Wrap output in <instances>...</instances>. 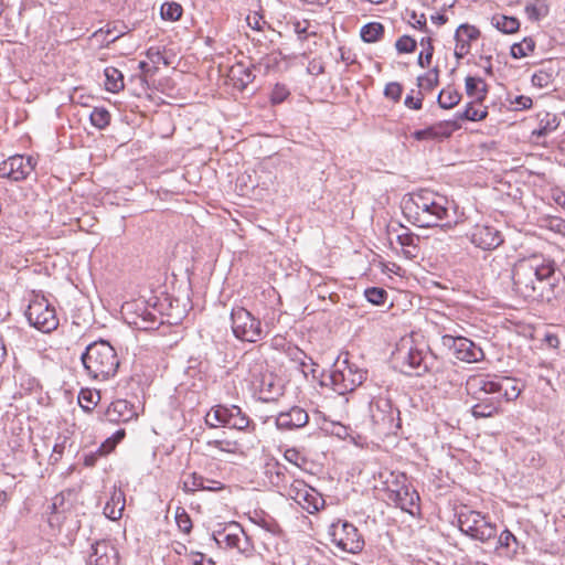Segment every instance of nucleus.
<instances>
[{"instance_id": "4468645a", "label": "nucleus", "mask_w": 565, "mask_h": 565, "mask_svg": "<svg viewBox=\"0 0 565 565\" xmlns=\"http://www.w3.org/2000/svg\"><path fill=\"white\" fill-rule=\"evenodd\" d=\"M35 168L32 157L12 156L0 163V178L19 182L25 180Z\"/></svg>"}, {"instance_id": "5fc2aeb1", "label": "nucleus", "mask_w": 565, "mask_h": 565, "mask_svg": "<svg viewBox=\"0 0 565 565\" xmlns=\"http://www.w3.org/2000/svg\"><path fill=\"white\" fill-rule=\"evenodd\" d=\"M403 93V87L397 82L387 83L384 88V95L386 98H390L394 102H398L401 99Z\"/></svg>"}, {"instance_id": "603ef678", "label": "nucleus", "mask_w": 565, "mask_h": 565, "mask_svg": "<svg viewBox=\"0 0 565 565\" xmlns=\"http://www.w3.org/2000/svg\"><path fill=\"white\" fill-rule=\"evenodd\" d=\"M395 47L398 53H412L416 49V41L408 35H403L396 41Z\"/></svg>"}, {"instance_id": "052dcab7", "label": "nucleus", "mask_w": 565, "mask_h": 565, "mask_svg": "<svg viewBox=\"0 0 565 565\" xmlns=\"http://www.w3.org/2000/svg\"><path fill=\"white\" fill-rule=\"evenodd\" d=\"M414 93V90H412ZM424 96L420 90L417 92V97H414L413 94H408L404 100V104L407 108L419 110L423 106Z\"/></svg>"}, {"instance_id": "c85d7f7f", "label": "nucleus", "mask_w": 565, "mask_h": 565, "mask_svg": "<svg viewBox=\"0 0 565 565\" xmlns=\"http://www.w3.org/2000/svg\"><path fill=\"white\" fill-rule=\"evenodd\" d=\"M231 78L235 85L245 88L255 78L252 67L245 66L243 63H237L231 68Z\"/></svg>"}, {"instance_id": "774afa93", "label": "nucleus", "mask_w": 565, "mask_h": 565, "mask_svg": "<svg viewBox=\"0 0 565 565\" xmlns=\"http://www.w3.org/2000/svg\"><path fill=\"white\" fill-rule=\"evenodd\" d=\"M190 561L191 565H214L212 558L205 557L202 553H193Z\"/></svg>"}, {"instance_id": "a19ab883", "label": "nucleus", "mask_w": 565, "mask_h": 565, "mask_svg": "<svg viewBox=\"0 0 565 565\" xmlns=\"http://www.w3.org/2000/svg\"><path fill=\"white\" fill-rule=\"evenodd\" d=\"M100 399L99 393L90 390H82L78 394V404L85 412H90Z\"/></svg>"}, {"instance_id": "72a5a7b5", "label": "nucleus", "mask_w": 565, "mask_h": 565, "mask_svg": "<svg viewBox=\"0 0 565 565\" xmlns=\"http://www.w3.org/2000/svg\"><path fill=\"white\" fill-rule=\"evenodd\" d=\"M466 93L469 96L477 97V100H483L487 95V88L483 81L479 77L467 76L466 79Z\"/></svg>"}, {"instance_id": "7c9ffc66", "label": "nucleus", "mask_w": 565, "mask_h": 565, "mask_svg": "<svg viewBox=\"0 0 565 565\" xmlns=\"http://www.w3.org/2000/svg\"><path fill=\"white\" fill-rule=\"evenodd\" d=\"M491 24L504 34H513L520 29V21L514 17L494 14Z\"/></svg>"}, {"instance_id": "473e14b6", "label": "nucleus", "mask_w": 565, "mask_h": 565, "mask_svg": "<svg viewBox=\"0 0 565 565\" xmlns=\"http://www.w3.org/2000/svg\"><path fill=\"white\" fill-rule=\"evenodd\" d=\"M105 77V87L108 92L118 93L124 88V76L119 70L106 67Z\"/></svg>"}, {"instance_id": "cd10ccee", "label": "nucleus", "mask_w": 565, "mask_h": 565, "mask_svg": "<svg viewBox=\"0 0 565 565\" xmlns=\"http://www.w3.org/2000/svg\"><path fill=\"white\" fill-rule=\"evenodd\" d=\"M125 508V495L121 491H114L110 500L104 508V514L115 521L121 518Z\"/></svg>"}, {"instance_id": "5701e85b", "label": "nucleus", "mask_w": 565, "mask_h": 565, "mask_svg": "<svg viewBox=\"0 0 565 565\" xmlns=\"http://www.w3.org/2000/svg\"><path fill=\"white\" fill-rule=\"evenodd\" d=\"M242 536H244V530L236 522L213 532V539L221 548H234L238 545V541H242Z\"/></svg>"}, {"instance_id": "4c0bfd02", "label": "nucleus", "mask_w": 565, "mask_h": 565, "mask_svg": "<svg viewBox=\"0 0 565 565\" xmlns=\"http://www.w3.org/2000/svg\"><path fill=\"white\" fill-rule=\"evenodd\" d=\"M488 115L487 109L476 108L473 103H469L462 113H457L455 120L457 124L459 120L480 121Z\"/></svg>"}, {"instance_id": "b1692460", "label": "nucleus", "mask_w": 565, "mask_h": 565, "mask_svg": "<svg viewBox=\"0 0 565 565\" xmlns=\"http://www.w3.org/2000/svg\"><path fill=\"white\" fill-rule=\"evenodd\" d=\"M480 32L477 28L469 24H461L458 26L455 40V56L460 60L463 58L470 51V43L479 38Z\"/></svg>"}, {"instance_id": "864d4df0", "label": "nucleus", "mask_w": 565, "mask_h": 565, "mask_svg": "<svg viewBox=\"0 0 565 565\" xmlns=\"http://www.w3.org/2000/svg\"><path fill=\"white\" fill-rule=\"evenodd\" d=\"M146 56L153 64L154 67H159L161 63L168 65V61L159 47H149L146 52Z\"/></svg>"}, {"instance_id": "de8ad7c7", "label": "nucleus", "mask_w": 565, "mask_h": 565, "mask_svg": "<svg viewBox=\"0 0 565 565\" xmlns=\"http://www.w3.org/2000/svg\"><path fill=\"white\" fill-rule=\"evenodd\" d=\"M249 417L242 412L241 407L237 406L236 412L232 416V419L227 422V427L243 430L249 426Z\"/></svg>"}, {"instance_id": "1a4fd4ad", "label": "nucleus", "mask_w": 565, "mask_h": 565, "mask_svg": "<svg viewBox=\"0 0 565 565\" xmlns=\"http://www.w3.org/2000/svg\"><path fill=\"white\" fill-rule=\"evenodd\" d=\"M25 316L32 327L44 333H50L58 327L55 308L44 297L31 300Z\"/></svg>"}, {"instance_id": "49530a36", "label": "nucleus", "mask_w": 565, "mask_h": 565, "mask_svg": "<svg viewBox=\"0 0 565 565\" xmlns=\"http://www.w3.org/2000/svg\"><path fill=\"white\" fill-rule=\"evenodd\" d=\"M204 482H205V477H203L196 472H192V473L188 475V477L184 479L183 490L185 492H194V491L203 490Z\"/></svg>"}, {"instance_id": "c03bdc74", "label": "nucleus", "mask_w": 565, "mask_h": 565, "mask_svg": "<svg viewBox=\"0 0 565 565\" xmlns=\"http://www.w3.org/2000/svg\"><path fill=\"white\" fill-rule=\"evenodd\" d=\"M439 71L437 67L430 70L426 74L418 76L417 85L419 88L425 90H431L438 85Z\"/></svg>"}, {"instance_id": "7ed1b4c3", "label": "nucleus", "mask_w": 565, "mask_h": 565, "mask_svg": "<svg viewBox=\"0 0 565 565\" xmlns=\"http://www.w3.org/2000/svg\"><path fill=\"white\" fill-rule=\"evenodd\" d=\"M86 374L95 381L114 377L119 367V358L115 348L106 340L88 344L81 355Z\"/></svg>"}, {"instance_id": "ddd939ff", "label": "nucleus", "mask_w": 565, "mask_h": 565, "mask_svg": "<svg viewBox=\"0 0 565 565\" xmlns=\"http://www.w3.org/2000/svg\"><path fill=\"white\" fill-rule=\"evenodd\" d=\"M503 382L508 383L509 380H499L489 374H477L467 380L466 390L475 399H482V396L495 394L501 397Z\"/></svg>"}, {"instance_id": "a18cd8bd", "label": "nucleus", "mask_w": 565, "mask_h": 565, "mask_svg": "<svg viewBox=\"0 0 565 565\" xmlns=\"http://www.w3.org/2000/svg\"><path fill=\"white\" fill-rule=\"evenodd\" d=\"M366 300L373 305L381 306L387 300V291L380 287H370L364 291Z\"/></svg>"}, {"instance_id": "f257e3e1", "label": "nucleus", "mask_w": 565, "mask_h": 565, "mask_svg": "<svg viewBox=\"0 0 565 565\" xmlns=\"http://www.w3.org/2000/svg\"><path fill=\"white\" fill-rule=\"evenodd\" d=\"M555 262L543 254L520 258L512 268L513 289L524 299L550 302L555 297Z\"/></svg>"}, {"instance_id": "393cba45", "label": "nucleus", "mask_w": 565, "mask_h": 565, "mask_svg": "<svg viewBox=\"0 0 565 565\" xmlns=\"http://www.w3.org/2000/svg\"><path fill=\"white\" fill-rule=\"evenodd\" d=\"M236 405H216L212 407L205 415L206 425L212 428L227 426V422L232 419V416L236 412Z\"/></svg>"}, {"instance_id": "58836bf2", "label": "nucleus", "mask_w": 565, "mask_h": 565, "mask_svg": "<svg viewBox=\"0 0 565 565\" xmlns=\"http://www.w3.org/2000/svg\"><path fill=\"white\" fill-rule=\"evenodd\" d=\"M535 49V41L526 36L521 42L511 46L510 53L513 58H522L531 54Z\"/></svg>"}, {"instance_id": "6e6d98bb", "label": "nucleus", "mask_w": 565, "mask_h": 565, "mask_svg": "<svg viewBox=\"0 0 565 565\" xmlns=\"http://www.w3.org/2000/svg\"><path fill=\"white\" fill-rule=\"evenodd\" d=\"M66 441H67L66 437H61L60 436L56 439V443L54 444L52 454L50 456V462L51 463H56L62 458V456L64 454Z\"/></svg>"}, {"instance_id": "e433bc0d", "label": "nucleus", "mask_w": 565, "mask_h": 565, "mask_svg": "<svg viewBox=\"0 0 565 565\" xmlns=\"http://www.w3.org/2000/svg\"><path fill=\"white\" fill-rule=\"evenodd\" d=\"M524 10L531 21H540L548 14V6L543 0L527 3Z\"/></svg>"}, {"instance_id": "f03ea898", "label": "nucleus", "mask_w": 565, "mask_h": 565, "mask_svg": "<svg viewBox=\"0 0 565 565\" xmlns=\"http://www.w3.org/2000/svg\"><path fill=\"white\" fill-rule=\"evenodd\" d=\"M448 199L428 189L407 194L402 202L405 217L418 227L439 225L448 216Z\"/></svg>"}, {"instance_id": "4d7b16f0", "label": "nucleus", "mask_w": 565, "mask_h": 565, "mask_svg": "<svg viewBox=\"0 0 565 565\" xmlns=\"http://www.w3.org/2000/svg\"><path fill=\"white\" fill-rule=\"evenodd\" d=\"M246 21L248 26L256 31H263L265 26H269L268 23L264 20L263 15L257 12L247 15Z\"/></svg>"}, {"instance_id": "0eeeda50", "label": "nucleus", "mask_w": 565, "mask_h": 565, "mask_svg": "<svg viewBox=\"0 0 565 565\" xmlns=\"http://www.w3.org/2000/svg\"><path fill=\"white\" fill-rule=\"evenodd\" d=\"M458 522L460 531L475 540L488 542L497 535V525L478 511H461L458 514Z\"/></svg>"}, {"instance_id": "338daca9", "label": "nucleus", "mask_w": 565, "mask_h": 565, "mask_svg": "<svg viewBox=\"0 0 565 565\" xmlns=\"http://www.w3.org/2000/svg\"><path fill=\"white\" fill-rule=\"evenodd\" d=\"M550 76L545 72H537L532 76V84L537 87H545L548 85Z\"/></svg>"}, {"instance_id": "c9c22d12", "label": "nucleus", "mask_w": 565, "mask_h": 565, "mask_svg": "<svg viewBox=\"0 0 565 565\" xmlns=\"http://www.w3.org/2000/svg\"><path fill=\"white\" fill-rule=\"evenodd\" d=\"M461 100V95L454 88L447 87L440 90L437 103L443 109L454 108Z\"/></svg>"}, {"instance_id": "39448f33", "label": "nucleus", "mask_w": 565, "mask_h": 565, "mask_svg": "<svg viewBox=\"0 0 565 565\" xmlns=\"http://www.w3.org/2000/svg\"><path fill=\"white\" fill-rule=\"evenodd\" d=\"M329 379L333 391L340 395H344L354 391L363 383L366 379V371L351 363L348 359L342 361L338 359Z\"/></svg>"}, {"instance_id": "8fccbe9b", "label": "nucleus", "mask_w": 565, "mask_h": 565, "mask_svg": "<svg viewBox=\"0 0 565 565\" xmlns=\"http://www.w3.org/2000/svg\"><path fill=\"white\" fill-rule=\"evenodd\" d=\"M126 435L125 429H118L111 437L107 438L102 446L99 447L98 451L100 454H108L110 452L118 443H120Z\"/></svg>"}, {"instance_id": "412c9836", "label": "nucleus", "mask_w": 565, "mask_h": 565, "mask_svg": "<svg viewBox=\"0 0 565 565\" xmlns=\"http://www.w3.org/2000/svg\"><path fill=\"white\" fill-rule=\"evenodd\" d=\"M136 417L134 406L126 399L114 401L105 411L103 420L107 423H127Z\"/></svg>"}, {"instance_id": "37998d69", "label": "nucleus", "mask_w": 565, "mask_h": 565, "mask_svg": "<svg viewBox=\"0 0 565 565\" xmlns=\"http://www.w3.org/2000/svg\"><path fill=\"white\" fill-rule=\"evenodd\" d=\"M183 12L182 7L177 2H164L161 6V18L163 20L177 21L181 18Z\"/></svg>"}, {"instance_id": "680f3d73", "label": "nucleus", "mask_w": 565, "mask_h": 565, "mask_svg": "<svg viewBox=\"0 0 565 565\" xmlns=\"http://www.w3.org/2000/svg\"><path fill=\"white\" fill-rule=\"evenodd\" d=\"M397 241L403 247L417 249V242L419 241V237L413 233H405L398 235Z\"/></svg>"}, {"instance_id": "4be33fe9", "label": "nucleus", "mask_w": 565, "mask_h": 565, "mask_svg": "<svg viewBox=\"0 0 565 565\" xmlns=\"http://www.w3.org/2000/svg\"><path fill=\"white\" fill-rule=\"evenodd\" d=\"M387 499L394 503L395 507L402 511L415 515L419 511V494L414 487H408L405 490L398 491L387 497Z\"/></svg>"}, {"instance_id": "20e7f679", "label": "nucleus", "mask_w": 565, "mask_h": 565, "mask_svg": "<svg viewBox=\"0 0 565 565\" xmlns=\"http://www.w3.org/2000/svg\"><path fill=\"white\" fill-rule=\"evenodd\" d=\"M373 429L379 435L394 434L401 427L399 411L384 396L374 397L369 405Z\"/></svg>"}, {"instance_id": "6ab92c4d", "label": "nucleus", "mask_w": 565, "mask_h": 565, "mask_svg": "<svg viewBox=\"0 0 565 565\" xmlns=\"http://www.w3.org/2000/svg\"><path fill=\"white\" fill-rule=\"evenodd\" d=\"M258 398L263 402L276 401L282 394V386L273 373L262 374L255 381Z\"/></svg>"}, {"instance_id": "ea45409f", "label": "nucleus", "mask_w": 565, "mask_h": 565, "mask_svg": "<svg viewBox=\"0 0 565 565\" xmlns=\"http://www.w3.org/2000/svg\"><path fill=\"white\" fill-rule=\"evenodd\" d=\"M110 113L104 107H95L90 115V124L97 129H105L110 122Z\"/></svg>"}, {"instance_id": "69168bd1", "label": "nucleus", "mask_w": 565, "mask_h": 565, "mask_svg": "<svg viewBox=\"0 0 565 565\" xmlns=\"http://www.w3.org/2000/svg\"><path fill=\"white\" fill-rule=\"evenodd\" d=\"M234 548H237L241 554L246 556H249L253 553V546L249 542V537L245 533L244 536H242V541H238V545H235Z\"/></svg>"}, {"instance_id": "79ce46f5", "label": "nucleus", "mask_w": 565, "mask_h": 565, "mask_svg": "<svg viewBox=\"0 0 565 565\" xmlns=\"http://www.w3.org/2000/svg\"><path fill=\"white\" fill-rule=\"evenodd\" d=\"M207 447L211 449H216L222 452L227 454H237L239 452V445L234 440L228 439H214L207 441Z\"/></svg>"}, {"instance_id": "09e8293b", "label": "nucleus", "mask_w": 565, "mask_h": 565, "mask_svg": "<svg viewBox=\"0 0 565 565\" xmlns=\"http://www.w3.org/2000/svg\"><path fill=\"white\" fill-rule=\"evenodd\" d=\"M498 543L500 547H504L513 553H516V548L519 546L518 539L513 533H511L509 530H504L499 539Z\"/></svg>"}, {"instance_id": "423d86ee", "label": "nucleus", "mask_w": 565, "mask_h": 565, "mask_svg": "<svg viewBox=\"0 0 565 565\" xmlns=\"http://www.w3.org/2000/svg\"><path fill=\"white\" fill-rule=\"evenodd\" d=\"M231 328L234 337L241 341L255 343L265 337L260 320L243 307L232 309Z\"/></svg>"}, {"instance_id": "2f4dec72", "label": "nucleus", "mask_w": 565, "mask_h": 565, "mask_svg": "<svg viewBox=\"0 0 565 565\" xmlns=\"http://www.w3.org/2000/svg\"><path fill=\"white\" fill-rule=\"evenodd\" d=\"M385 486L386 495L390 497L391 494L412 487V483L408 481V478L405 473L391 472L390 477L385 480Z\"/></svg>"}, {"instance_id": "a211bd4d", "label": "nucleus", "mask_w": 565, "mask_h": 565, "mask_svg": "<svg viewBox=\"0 0 565 565\" xmlns=\"http://www.w3.org/2000/svg\"><path fill=\"white\" fill-rule=\"evenodd\" d=\"M460 126L456 121L444 120L436 122L425 129L416 130L412 137L418 141L423 140H443L451 136Z\"/></svg>"}, {"instance_id": "a878e982", "label": "nucleus", "mask_w": 565, "mask_h": 565, "mask_svg": "<svg viewBox=\"0 0 565 565\" xmlns=\"http://www.w3.org/2000/svg\"><path fill=\"white\" fill-rule=\"evenodd\" d=\"M471 407L475 418H488L499 413L501 398L499 396H482V399Z\"/></svg>"}, {"instance_id": "f704fd0d", "label": "nucleus", "mask_w": 565, "mask_h": 565, "mask_svg": "<svg viewBox=\"0 0 565 565\" xmlns=\"http://www.w3.org/2000/svg\"><path fill=\"white\" fill-rule=\"evenodd\" d=\"M384 33V26L380 22H370L361 28V39L366 43L379 41Z\"/></svg>"}, {"instance_id": "0e129e2a", "label": "nucleus", "mask_w": 565, "mask_h": 565, "mask_svg": "<svg viewBox=\"0 0 565 565\" xmlns=\"http://www.w3.org/2000/svg\"><path fill=\"white\" fill-rule=\"evenodd\" d=\"M284 457L290 463H294L297 467H301L305 463V458L300 455V452L295 448L286 449Z\"/></svg>"}, {"instance_id": "dca6fc26", "label": "nucleus", "mask_w": 565, "mask_h": 565, "mask_svg": "<svg viewBox=\"0 0 565 565\" xmlns=\"http://www.w3.org/2000/svg\"><path fill=\"white\" fill-rule=\"evenodd\" d=\"M468 237L476 247L483 250L495 249L504 242L502 233L487 224L475 225Z\"/></svg>"}, {"instance_id": "2eb2a0df", "label": "nucleus", "mask_w": 565, "mask_h": 565, "mask_svg": "<svg viewBox=\"0 0 565 565\" xmlns=\"http://www.w3.org/2000/svg\"><path fill=\"white\" fill-rule=\"evenodd\" d=\"M444 345L454 350L455 356L463 362L472 363L483 359V351L480 347L465 337H443Z\"/></svg>"}, {"instance_id": "bb28decb", "label": "nucleus", "mask_w": 565, "mask_h": 565, "mask_svg": "<svg viewBox=\"0 0 565 565\" xmlns=\"http://www.w3.org/2000/svg\"><path fill=\"white\" fill-rule=\"evenodd\" d=\"M67 495H71V492H67ZM50 509H51V514L49 516V524L51 526H58L62 522L61 515L70 509V505H66V493L61 492V493L56 494L52 499Z\"/></svg>"}, {"instance_id": "6e6552de", "label": "nucleus", "mask_w": 565, "mask_h": 565, "mask_svg": "<svg viewBox=\"0 0 565 565\" xmlns=\"http://www.w3.org/2000/svg\"><path fill=\"white\" fill-rule=\"evenodd\" d=\"M329 534L332 543L343 552L355 554L364 547L363 536L358 527L348 521L333 522L330 525Z\"/></svg>"}, {"instance_id": "c756f323", "label": "nucleus", "mask_w": 565, "mask_h": 565, "mask_svg": "<svg viewBox=\"0 0 565 565\" xmlns=\"http://www.w3.org/2000/svg\"><path fill=\"white\" fill-rule=\"evenodd\" d=\"M539 127L532 131V136L536 138L545 137L557 129L559 121L556 115L544 113L543 115H539Z\"/></svg>"}, {"instance_id": "f8f14e48", "label": "nucleus", "mask_w": 565, "mask_h": 565, "mask_svg": "<svg viewBox=\"0 0 565 565\" xmlns=\"http://www.w3.org/2000/svg\"><path fill=\"white\" fill-rule=\"evenodd\" d=\"M402 359V371L415 376H422L429 372L436 363V358L431 352L414 347H411Z\"/></svg>"}, {"instance_id": "f3484780", "label": "nucleus", "mask_w": 565, "mask_h": 565, "mask_svg": "<svg viewBox=\"0 0 565 565\" xmlns=\"http://www.w3.org/2000/svg\"><path fill=\"white\" fill-rule=\"evenodd\" d=\"M119 553L109 541H97L92 545L87 565H118Z\"/></svg>"}, {"instance_id": "9d476101", "label": "nucleus", "mask_w": 565, "mask_h": 565, "mask_svg": "<svg viewBox=\"0 0 565 565\" xmlns=\"http://www.w3.org/2000/svg\"><path fill=\"white\" fill-rule=\"evenodd\" d=\"M125 321L138 330H153L160 323L159 317L148 308L145 301H129L121 307Z\"/></svg>"}, {"instance_id": "3c124183", "label": "nucleus", "mask_w": 565, "mask_h": 565, "mask_svg": "<svg viewBox=\"0 0 565 565\" xmlns=\"http://www.w3.org/2000/svg\"><path fill=\"white\" fill-rule=\"evenodd\" d=\"M175 522L180 531L189 534L192 530V521L184 509L178 508L175 512Z\"/></svg>"}, {"instance_id": "e2e57ef3", "label": "nucleus", "mask_w": 565, "mask_h": 565, "mask_svg": "<svg viewBox=\"0 0 565 565\" xmlns=\"http://www.w3.org/2000/svg\"><path fill=\"white\" fill-rule=\"evenodd\" d=\"M513 105L514 110H525L530 109L533 105L532 98L525 95L516 96L513 100L510 102Z\"/></svg>"}, {"instance_id": "13d9d810", "label": "nucleus", "mask_w": 565, "mask_h": 565, "mask_svg": "<svg viewBox=\"0 0 565 565\" xmlns=\"http://www.w3.org/2000/svg\"><path fill=\"white\" fill-rule=\"evenodd\" d=\"M289 96V90L285 85L276 84L271 94L270 100L273 104H280Z\"/></svg>"}, {"instance_id": "aec40b11", "label": "nucleus", "mask_w": 565, "mask_h": 565, "mask_svg": "<svg viewBox=\"0 0 565 565\" xmlns=\"http://www.w3.org/2000/svg\"><path fill=\"white\" fill-rule=\"evenodd\" d=\"M308 420L307 412L301 407L294 406L289 411L278 414L276 426L280 430L298 429L307 425Z\"/></svg>"}, {"instance_id": "9b49d317", "label": "nucleus", "mask_w": 565, "mask_h": 565, "mask_svg": "<svg viewBox=\"0 0 565 565\" xmlns=\"http://www.w3.org/2000/svg\"><path fill=\"white\" fill-rule=\"evenodd\" d=\"M287 495L311 514L318 512L324 505L322 495L301 480H294L289 484Z\"/></svg>"}, {"instance_id": "bf43d9fd", "label": "nucleus", "mask_w": 565, "mask_h": 565, "mask_svg": "<svg viewBox=\"0 0 565 565\" xmlns=\"http://www.w3.org/2000/svg\"><path fill=\"white\" fill-rule=\"evenodd\" d=\"M339 61L345 64L347 67L358 64L356 55L344 46L339 47Z\"/></svg>"}]
</instances>
